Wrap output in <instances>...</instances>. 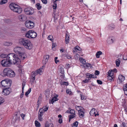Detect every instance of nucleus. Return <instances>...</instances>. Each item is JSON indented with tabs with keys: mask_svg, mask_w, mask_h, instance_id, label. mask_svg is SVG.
<instances>
[{
	"mask_svg": "<svg viewBox=\"0 0 127 127\" xmlns=\"http://www.w3.org/2000/svg\"><path fill=\"white\" fill-rule=\"evenodd\" d=\"M43 3L46 4L47 3V0H41Z\"/></svg>",
	"mask_w": 127,
	"mask_h": 127,
	"instance_id": "58",
	"label": "nucleus"
},
{
	"mask_svg": "<svg viewBox=\"0 0 127 127\" xmlns=\"http://www.w3.org/2000/svg\"><path fill=\"white\" fill-rule=\"evenodd\" d=\"M12 64H19L21 63V60L18 57L14 54V57L13 60Z\"/></svg>",
	"mask_w": 127,
	"mask_h": 127,
	"instance_id": "13",
	"label": "nucleus"
},
{
	"mask_svg": "<svg viewBox=\"0 0 127 127\" xmlns=\"http://www.w3.org/2000/svg\"><path fill=\"white\" fill-rule=\"evenodd\" d=\"M60 84L61 85H65L66 86V85H69V83L68 82H62Z\"/></svg>",
	"mask_w": 127,
	"mask_h": 127,
	"instance_id": "38",
	"label": "nucleus"
},
{
	"mask_svg": "<svg viewBox=\"0 0 127 127\" xmlns=\"http://www.w3.org/2000/svg\"><path fill=\"white\" fill-rule=\"evenodd\" d=\"M48 106L47 105H46L45 107H44V109H43L44 111V112L48 110Z\"/></svg>",
	"mask_w": 127,
	"mask_h": 127,
	"instance_id": "44",
	"label": "nucleus"
},
{
	"mask_svg": "<svg viewBox=\"0 0 127 127\" xmlns=\"http://www.w3.org/2000/svg\"><path fill=\"white\" fill-rule=\"evenodd\" d=\"M116 64L117 66H119L120 63V61L119 60H117L116 61Z\"/></svg>",
	"mask_w": 127,
	"mask_h": 127,
	"instance_id": "30",
	"label": "nucleus"
},
{
	"mask_svg": "<svg viewBox=\"0 0 127 127\" xmlns=\"http://www.w3.org/2000/svg\"><path fill=\"white\" fill-rule=\"evenodd\" d=\"M92 78H96V76L94 74H92Z\"/></svg>",
	"mask_w": 127,
	"mask_h": 127,
	"instance_id": "62",
	"label": "nucleus"
},
{
	"mask_svg": "<svg viewBox=\"0 0 127 127\" xmlns=\"http://www.w3.org/2000/svg\"><path fill=\"white\" fill-rule=\"evenodd\" d=\"M10 9L13 11L20 14L22 11V8L18 5L15 3H11L9 5Z\"/></svg>",
	"mask_w": 127,
	"mask_h": 127,
	"instance_id": "3",
	"label": "nucleus"
},
{
	"mask_svg": "<svg viewBox=\"0 0 127 127\" xmlns=\"http://www.w3.org/2000/svg\"><path fill=\"white\" fill-rule=\"evenodd\" d=\"M7 56L6 54H2L0 55V57L2 58H5L6 57L7 58Z\"/></svg>",
	"mask_w": 127,
	"mask_h": 127,
	"instance_id": "39",
	"label": "nucleus"
},
{
	"mask_svg": "<svg viewBox=\"0 0 127 127\" xmlns=\"http://www.w3.org/2000/svg\"><path fill=\"white\" fill-rule=\"evenodd\" d=\"M113 72L112 70H110L108 72V76H110V77H111V78H113L114 76L113 75Z\"/></svg>",
	"mask_w": 127,
	"mask_h": 127,
	"instance_id": "20",
	"label": "nucleus"
},
{
	"mask_svg": "<svg viewBox=\"0 0 127 127\" xmlns=\"http://www.w3.org/2000/svg\"><path fill=\"white\" fill-rule=\"evenodd\" d=\"M2 94L6 95H8L10 93V91L9 90V88H3Z\"/></svg>",
	"mask_w": 127,
	"mask_h": 127,
	"instance_id": "14",
	"label": "nucleus"
},
{
	"mask_svg": "<svg viewBox=\"0 0 127 127\" xmlns=\"http://www.w3.org/2000/svg\"><path fill=\"white\" fill-rule=\"evenodd\" d=\"M57 98L56 97H53L51 100H49V103L50 104L52 103L55 101L57 100Z\"/></svg>",
	"mask_w": 127,
	"mask_h": 127,
	"instance_id": "23",
	"label": "nucleus"
},
{
	"mask_svg": "<svg viewBox=\"0 0 127 127\" xmlns=\"http://www.w3.org/2000/svg\"><path fill=\"white\" fill-rule=\"evenodd\" d=\"M107 42L109 44H111L114 42V40L113 39L110 37L108 38L107 40Z\"/></svg>",
	"mask_w": 127,
	"mask_h": 127,
	"instance_id": "19",
	"label": "nucleus"
},
{
	"mask_svg": "<svg viewBox=\"0 0 127 127\" xmlns=\"http://www.w3.org/2000/svg\"><path fill=\"white\" fill-rule=\"evenodd\" d=\"M14 53H10L7 56L6 59L9 62L10 64H12L13 63V60L14 57Z\"/></svg>",
	"mask_w": 127,
	"mask_h": 127,
	"instance_id": "12",
	"label": "nucleus"
},
{
	"mask_svg": "<svg viewBox=\"0 0 127 127\" xmlns=\"http://www.w3.org/2000/svg\"><path fill=\"white\" fill-rule=\"evenodd\" d=\"M31 91V89L29 88V89L28 91H27L25 93V95L27 96L30 93Z\"/></svg>",
	"mask_w": 127,
	"mask_h": 127,
	"instance_id": "35",
	"label": "nucleus"
},
{
	"mask_svg": "<svg viewBox=\"0 0 127 127\" xmlns=\"http://www.w3.org/2000/svg\"><path fill=\"white\" fill-rule=\"evenodd\" d=\"M24 95V90H22V93L20 95V98H22L23 97Z\"/></svg>",
	"mask_w": 127,
	"mask_h": 127,
	"instance_id": "50",
	"label": "nucleus"
},
{
	"mask_svg": "<svg viewBox=\"0 0 127 127\" xmlns=\"http://www.w3.org/2000/svg\"><path fill=\"white\" fill-rule=\"evenodd\" d=\"M25 84L24 82L22 84V90H24V87L25 86Z\"/></svg>",
	"mask_w": 127,
	"mask_h": 127,
	"instance_id": "56",
	"label": "nucleus"
},
{
	"mask_svg": "<svg viewBox=\"0 0 127 127\" xmlns=\"http://www.w3.org/2000/svg\"><path fill=\"white\" fill-rule=\"evenodd\" d=\"M43 113H39L38 112V116H42L43 115Z\"/></svg>",
	"mask_w": 127,
	"mask_h": 127,
	"instance_id": "61",
	"label": "nucleus"
},
{
	"mask_svg": "<svg viewBox=\"0 0 127 127\" xmlns=\"http://www.w3.org/2000/svg\"><path fill=\"white\" fill-rule=\"evenodd\" d=\"M81 99L82 100L85 99V97L84 96H81Z\"/></svg>",
	"mask_w": 127,
	"mask_h": 127,
	"instance_id": "64",
	"label": "nucleus"
},
{
	"mask_svg": "<svg viewBox=\"0 0 127 127\" xmlns=\"http://www.w3.org/2000/svg\"><path fill=\"white\" fill-rule=\"evenodd\" d=\"M4 98L2 97H0V105L4 102Z\"/></svg>",
	"mask_w": 127,
	"mask_h": 127,
	"instance_id": "36",
	"label": "nucleus"
},
{
	"mask_svg": "<svg viewBox=\"0 0 127 127\" xmlns=\"http://www.w3.org/2000/svg\"><path fill=\"white\" fill-rule=\"evenodd\" d=\"M69 36L68 35L66 34L65 38V43L66 44H67L69 43Z\"/></svg>",
	"mask_w": 127,
	"mask_h": 127,
	"instance_id": "21",
	"label": "nucleus"
},
{
	"mask_svg": "<svg viewBox=\"0 0 127 127\" xmlns=\"http://www.w3.org/2000/svg\"><path fill=\"white\" fill-rule=\"evenodd\" d=\"M102 53L101 51H98L96 54V57L97 58H99V57L100 55H101Z\"/></svg>",
	"mask_w": 127,
	"mask_h": 127,
	"instance_id": "26",
	"label": "nucleus"
},
{
	"mask_svg": "<svg viewBox=\"0 0 127 127\" xmlns=\"http://www.w3.org/2000/svg\"><path fill=\"white\" fill-rule=\"evenodd\" d=\"M42 116H38V118L39 121H42Z\"/></svg>",
	"mask_w": 127,
	"mask_h": 127,
	"instance_id": "60",
	"label": "nucleus"
},
{
	"mask_svg": "<svg viewBox=\"0 0 127 127\" xmlns=\"http://www.w3.org/2000/svg\"><path fill=\"white\" fill-rule=\"evenodd\" d=\"M18 18L21 21H23L25 20L26 18V17L24 14H22L19 16Z\"/></svg>",
	"mask_w": 127,
	"mask_h": 127,
	"instance_id": "18",
	"label": "nucleus"
},
{
	"mask_svg": "<svg viewBox=\"0 0 127 127\" xmlns=\"http://www.w3.org/2000/svg\"><path fill=\"white\" fill-rule=\"evenodd\" d=\"M80 61L81 62L84 64L86 63L85 60L83 59L82 58H80Z\"/></svg>",
	"mask_w": 127,
	"mask_h": 127,
	"instance_id": "31",
	"label": "nucleus"
},
{
	"mask_svg": "<svg viewBox=\"0 0 127 127\" xmlns=\"http://www.w3.org/2000/svg\"><path fill=\"white\" fill-rule=\"evenodd\" d=\"M49 58V55H46L44 56V59L43 60V63L44 64H46L47 62L48 59Z\"/></svg>",
	"mask_w": 127,
	"mask_h": 127,
	"instance_id": "16",
	"label": "nucleus"
},
{
	"mask_svg": "<svg viewBox=\"0 0 127 127\" xmlns=\"http://www.w3.org/2000/svg\"><path fill=\"white\" fill-rule=\"evenodd\" d=\"M66 92L67 94L70 95L72 94V92L71 90L68 89H67L66 90Z\"/></svg>",
	"mask_w": 127,
	"mask_h": 127,
	"instance_id": "43",
	"label": "nucleus"
},
{
	"mask_svg": "<svg viewBox=\"0 0 127 127\" xmlns=\"http://www.w3.org/2000/svg\"><path fill=\"white\" fill-rule=\"evenodd\" d=\"M81 49L78 46H76L74 48V50H73V51L75 52V51H81Z\"/></svg>",
	"mask_w": 127,
	"mask_h": 127,
	"instance_id": "27",
	"label": "nucleus"
},
{
	"mask_svg": "<svg viewBox=\"0 0 127 127\" xmlns=\"http://www.w3.org/2000/svg\"><path fill=\"white\" fill-rule=\"evenodd\" d=\"M26 26L29 29H31L33 28L34 24L33 22L30 20H27L25 22Z\"/></svg>",
	"mask_w": 127,
	"mask_h": 127,
	"instance_id": "8",
	"label": "nucleus"
},
{
	"mask_svg": "<svg viewBox=\"0 0 127 127\" xmlns=\"http://www.w3.org/2000/svg\"><path fill=\"white\" fill-rule=\"evenodd\" d=\"M115 28V26L113 24H111L109 26V28L111 30H112Z\"/></svg>",
	"mask_w": 127,
	"mask_h": 127,
	"instance_id": "29",
	"label": "nucleus"
},
{
	"mask_svg": "<svg viewBox=\"0 0 127 127\" xmlns=\"http://www.w3.org/2000/svg\"><path fill=\"white\" fill-rule=\"evenodd\" d=\"M57 6V4L56 3H54V4L53 5V8L54 9H56V8Z\"/></svg>",
	"mask_w": 127,
	"mask_h": 127,
	"instance_id": "47",
	"label": "nucleus"
},
{
	"mask_svg": "<svg viewBox=\"0 0 127 127\" xmlns=\"http://www.w3.org/2000/svg\"><path fill=\"white\" fill-rule=\"evenodd\" d=\"M44 112V111L43 109V108H41L39 109V111L38 112L39 113H43Z\"/></svg>",
	"mask_w": 127,
	"mask_h": 127,
	"instance_id": "53",
	"label": "nucleus"
},
{
	"mask_svg": "<svg viewBox=\"0 0 127 127\" xmlns=\"http://www.w3.org/2000/svg\"><path fill=\"white\" fill-rule=\"evenodd\" d=\"M19 43L28 49H31L32 47V45L30 40L26 38H21L19 40Z\"/></svg>",
	"mask_w": 127,
	"mask_h": 127,
	"instance_id": "2",
	"label": "nucleus"
},
{
	"mask_svg": "<svg viewBox=\"0 0 127 127\" xmlns=\"http://www.w3.org/2000/svg\"><path fill=\"white\" fill-rule=\"evenodd\" d=\"M14 52L18 54L21 60H24L27 58L26 54L24 52V49L22 47H17L14 49Z\"/></svg>",
	"mask_w": 127,
	"mask_h": 127,
	"instance_id": "1",
	"label": "nucleus"
},
{
	"mask_svg": "<svg viewBox=\"0 0 127 127\" xmlns=\"http://www.w3.org/2000/svg\"><path fill=\"white\" fill-rule=\"evenodd\" d=\"M1 64L4 67L9 66L11 64L6 59L2 60L1 62Z\"/></svg>",
	"mask_w": 127,
	"mask_h": 127,
	"instance_id": "9",
	"label": "nucleus"
},
{
	"mask_svg": "<svg viewBox=\"0 0 127 127\" xmlns=\"http://www.w3.org/2000/svg\"><path fill=\"white\" fill-rule=\"evenodd\" d=\"M62 122V120L61 118H59V122L60 124H61Z\"/></svg>",
	"mask_w": 127,
	"mask_h": 127,
	"instance_id": "63",
	"label": "nucleus"
},
{
	"mask_svg": "<svg viewBox=\"0 0 127 127\" xmlns=\"http://www.w3.org/2000/svg\"><path fill=\"white\" fill-rule=\"evenodd\" d=\"M42 69L41 68L39 69L36 71L35 73H33L32 75V78L31 79V84H32L34 82L35 79V74L37 75V74H39L41 75L42 74Z\"/></svg>",
	"mask_w": 127,
	"mask_h": 127,
	"instance_id": "7",
	"label": "nucleus"
},
{
	"mask_svg": "<svg viewBox=\"0 0 127 127\" xmlns=\"http://www.w3.org/2000/svg\"><path fill=\"white\" fill-rule=\"evenodd\" d=\"M127 124L123 122L120 126V127H126L127 126Z\"/></svg>",
	"mask_w": 127,
	"mask_h": 127,
	"instance_id": "42",
	"label": "nucleus"
},
{
	"mask_svg": "<svg viewBox=\"0 0 127 127\" xmlns=\"http://www.w3.org/2000/svg\"><path fill=\"white\" fill-rule=\"evenodd\" d=\"M78 124V122L77 121L73 123V125H74V126L76 127H77Z\"/></svg>",
	"mask_w": 127,
	"mask_h": 127,
	"instance_id": "46",
	"label": "nucleus"
},
{
	"mask_svg": "<svg viewBox=\"0 0 127 127\" xmlns=\"http://www.w3.org/2000/svg\"><path fill=\"white\" fill-rule=\"evenodd\" d=\"M87 77L89 79H90L92 78V74H90V73H86V74Z\"/></svg>",
	"mask_w": 127,
	"mask_h": 127,
	"instance_id": "37",
	"label": "nucleus"
},
{
	"mask_svg": "<svg viewBox=\"0 0 127 127\" xmlns=\"http://www.w3.org/2000/svg\"><path fill=\"white\" fill-rule=\"evenodd\" d=\"M76 116L75 114H73L70 115L69 116V117L70 118V119H72L74 118Z\"/></svg>",
	"mask_w": 127,
	"mask_h": 127,
	"instance_id": "41",
	"label": "nucleus"
},
{
	"mask_svg": "<svg viewBox=\"0 0 127 127\" xmlns=\"http://www.w3.org/2000/svg\"><path fill=\"white\" fill-rule=\"evenodd\" d=\"M1 83L3 88H9L11 86V80L7 79L2 81Z\"/></svg>",
	"mask_w": 127,
	"mask_h": 127,
	"instance_id": "5",
	"label": "nucleus"
},
{
	"mask_svg": "<svg viewBox=\"0 0 127 127\" xmlns=\"http://www.w3.org/2000/svg\"><path fill=\"white\" fill-rule=\"evenodd\" d=\"M79 115L81 118H82L84 116V112L82 109H80L78 110Z\"/></svg>",
	"mask_w": 127,
	"mask_h": 127,
	"instance_id": "15",
	"label": "nucleus"
},
{
	"mask_svg": "<svg viewBox=\"0 0 127 127\" xmlns=\"http://www.w3.org/2000/svg\"><path fill=\"white\" fill-rule=\"evenodd\" d=\"M90 79H86L85 80H83V82L84 83H87L89 82V80Z\"/></svg>",
	"mask_w": 127,
	"mask_h": 127,
	"instance_id": "49",
	"label": "nucleus"
},
{
	"mask_svg": "<svg viewBox=\"0 0 127 127\" xmlns=\"http://www.w3.org/2000/svg\"><path fill=\"white\" fill-rule=\"evenodd\" d=\"M96 109L94 108H93L91 110L90 112V114L91 115L93 116L94 115L96 112Z\"/></svg>",
	"mask_w": 127,
	"mask_h": 127,
	"instance_id": "17",
	"label": "nucleus"
},
{
	"mask_svg": "<svg viewBox=\"0 0 127 127\" xmlns=\"http://www.w3.org/2000/svg\"><path fill=\"white\" fill-rule=\"evenodd\" d=\"M118 78L120 81H123L124 80L125 77L122 75H121L118 76Z\"/></svg>",
	"mask_w": 127,
	"mask_h": 127,
	"instance_id": "24",
	"label": "nucleus"
},
{
	"mask_svg": "<svg viewBox=\"0 0 127 127\" xmlns=\"http://www.w3.org/2000/svg\"><path fill=\"white\" fill-rule=\"evenodd\" d=\"M37 35L36 33L32 30L29 31L25 34V36L26 37L30 38H35L36 37Z\"/></svg>",
	"mask_w": 127,
	"mask_h": 127,
	"instance_id": "6",
	"label": "nucleus"
},
{
	"mask_svg": "<svg viewBox=\"0 0 127 127\" xmlns=\"http://www.w3.org/2000/svg\"><path fill=\"white\" fill-rule=\"evenodd\" d=\"M64 69L63 68H61L60 73L62 74H63L64 73Z\"/></svg>",
	"mask_w": 127,
	"mask_h": 127,
	"instance_id": "52",
	"label": "nucleus"
},
{
	"mask_svg": "<svg viewBox=\"0 0 127 127\" xmlns=\"http://www.w3.org/2000/svg\"><path fill=\"white\" fill-rule=\"evenodd\" d=\"M91 65V64H90L88 63L86 64V63L85 64H84V66L85 68H87L90 67Z\"/></svg>",
	"mask_w": 127,
	"mask_h": 127,
	"instance_id": "28",
	"label": "nucleus"
},
{
	"mask_svg": "<svg viewBox=\"0 0 127 127\" xmlns=\"http://www.w3.org/2000/svg\"><path fill=\"white\" fill-rule=\"evenodd\" d=\"M57 59L58 58L57 57H56L55 58V63L56 64L58 62H59V60H57Z\"/></svg>",
	"mask_w": 127,
	"mask_h": 127,
	"instance_id": "55",
	"label": "nucleus"
},
{
	"mask_svg": "<svg viewBox=\"0 0 127 127\" xmlns=\"http://www.w3.org/2000/svg\"><path fill=\"white\" fill-rule=\"evenodd\" d=\"M3 73L4 76H6L10 77H13L15 75L13 71L8 68H5L4 69Z\"/></svg>",
	"mask_w": 127,
	"mask_h": 127,
	"instance_id": "4",
	"label": "nucleus"
},
{
	"mask_svg": "<svg viewBox=\"0 0 127 127\" xmlns=\"http://www.w3.org/2000/svg\"><path fill=\"white\" fill-rule=\"evenodd\" d=\"M70 114H75V111L74 110L71 109L70 110Z\"/></svg>",
	"mask_w": 127,
	"mask_h": 127,
	"instance_id": "45",
	"label": "nucleus"
},
{
	"mask_svg": "<svg viewBox=\"0 0 127 127\" xmlns=\"http://www.w3.org/2000/svg\"><path fill=\"white\" fill-rule=\"evenodd\" d=\"M12 43L10 42H6L5 45L7 46H9L11 45Z\"/></svg>",
	"mask_w": 127,
	"mask_h": 127,
	"instance_id": "48",
	"label": "nucleus"
},
{
	"mask_svg": "<svg viewBox=\"0 0 127 127\" xmlns=\"http://www.w3.org/2000/svg\"><path fill=\"white\" fill-rule=\"evenodd\" d=\"M25 13L28 15H32L34 12V9L32 8L28 7L24 9Z\"/></svg>",
	"mask_w": 127,
	"mask_h": 127,
	"instance_id": "11",
	"label": "nucleus"
},
{
	"mask_svg": "<svg viewBox=\"0 0 127 127\" xmlns=\"http://www.w3.org/2000/svg\"><path fill=\"white\" fill-rule=\"evenodd\" d=\"M7 2V0H0V4H5Z\"/></svg>",
	"mask_w": 127,
	"mask_h": 127,
	"instance_id": "32",
	"label": "nucleus"
},
{
	"mask_svg": "<svg viewBox=\"0 0 127 127\" xmlns=\"http://www.w3.org/2000/svg\"><path fill=\"white\" fill-rule=\"evenodd\" d=\"M47 39L48 40H50L51 41H52V40H53V36L51 35H50L48 36L47 37Z\"/></svg>",
	"mask_w": 127,
	"mask_h": 127,
	"instance_id": "40",
	"label": "nucleus"
},
{
	"mask_svg": "<svg viewBox=\"0 0 127 127\" xmlns=\"http://www.w3.org/2000/svg\"><path fill=\"white\" fill-rule=\"evenodd\" d=\"M45 125L47 127H54L53 124L51 123L48 124L46 123L45 124Z\"/></svg>",
	"mask_w": 127,
	"mask_h": 127,
	"instance_id": "33",
	"label": "nucleus"
},
{
	"mask_svg": "<svg viewBox=\"0 0 127 127\" xmlns=\"http://www.w3.org/2000/svg\"><path fill=\"white\" fill-rule=\"evenodd\" d=\"M99 74V72L98 70H95V74L96 75H98Z\"/></svg>",
	"mask_w": 127,
	"mask_h": 127,
	"instance_id": "51",
	"label": "nucleus"
},
{
	"mask_svg": "<svg viewBox=\"0 0 127 127\" xmlns=\"http://www.w3.org/2000/svg\"><path fill=\"white\" fill-rule=\"evenodd\" d=\"M1 64L4 67L9 66L11 64L6 59L2 60L1 62Z\"/></svg>",
	"mask_w": 127,
	"mask_h": 127,
	"instance_id": "10",
	"label": "nucleus"
},
{
	"mask_svg": "<svg viewBox=\"0 0 127 127\" xmlns=\"http://www.w3.org/2000/svg\"><path fill=\"white\" fill-rule=\"evenodd\" d=\"M34 123L36 127H40L41 126L40 124L37 121H35Z\"/></svg>",
	"mask_w": 127,
	"mask_h": 127,
	"instance_id": "25",
	"label": "nucleus"
},
{
	"mask_svg": "<svg viewBox=\"0 0 127 127\" xmlns=\"http://www.w3.org/2000/svg\"><path fill=\"white\" fill-rule=\"evenodd\" d=\"M21 116L22 118L24 120V117L25 116V115L23 113H22L21 114Z\"/></svg>",
	"mask_w": 127,
	"mask_h": 127,
	"instance_id": "59",
	"label": "nucleus"
},
{
	"mask_svg": "<svg viewBox=\"0 0 127 127\" xmlns=\"http://www.w3.org/2000/svg\"><path fill=\"white\" fill-rule=\"evenodd\" d=\"M66 68L68 69L70 67V65L69 64H66L65 66Z\"/></svg>",
	"mask_w": 127,
	"mask_h": 127,
	"instance_id": "57",
	"label": "nucleus"
},
{
	"mask_svg": "<svg viewBox=\"0 0 127 127\" xmlns=\"http://www.w3.org/2000/svg\"><path fill=\"white\" fill-rule=\"evenodd\" d=\"M97 82L99 84L101 85L102 84V81L99 80H97Z\"/></svg>",
	"mask_w": 127,
	"mask_h": 127,
	"instance_id": "54",
	"label": "nucleus"
},
{
	"mask_svg": "<svg viewBox=\"0 0 127 127\" xmlns=\"http://www.w3.org/2000/svg\"><path fill=\"white\" fill-rule=\"evenodd\" d=\"M36 7L38 10H39L41 8L42 6L40 5L39 3H37L36 5Z\"/></svg>",
	"mask_w": 127,
	"mask_h": 127,
	"instance_id": "34",
	"label": "nucleus"
},
{
	"mask_svg": "<svg viewBox=\"0 0 127 127\" xmlns=\"http://www.w3.org/2000/svg\"><path fill=\"white\" fill-rule=\"evenodd\" d=\"M123 89L125 94L127 95V83L125 85L123 86Z\"/></svg>",
	"mask_w": 127,
	"mask_h": 127,
	"instance_id": "22",
	"label": "nucleus"
}]
</instances>
